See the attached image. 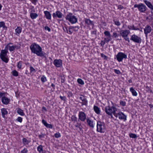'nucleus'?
I'll return each mask as SVG.
<instances>
[{
	"instance_id": "1",
	"label": "nucleus",
	"mask_w": 153,
	"mask_h": 153,
	"mask_svg": "<svg viewBox=\"0 0 153 153\" xmlns=\"http://www.w3.org/2000/svg\"><path fill=\"white\" fill-rule=\"evenodd\" d=\"M32 53L41 57H45L46 54L42 51L41 46L36 43H33L30 47Z\"/></svg>"
},
{
	"instance_id": "2",
	"label": "nucleus",
	"mask_w": 153,
	"mask_h": 153,
	"mask_svg": "<svg viewBox=\"0 0 153 153\" xmlns=\"http://www.w3.org/2000/svg\"><path fill=\"white\" fill-rule=\"evenodd\" d=\"M111 103L113 105L112 106H108L105 107V111L106 114L109 116H111L113 114L114 116H117L116 114V111H117L118 109L114 105V104L112 102Z\"/></svg>"
},
{
	"instance_id": "3",
	"label": "nucleus",
	"mask_w": 153,
	"mask_h": 153,
	"mask_svg": "<svg viewBox=\"0 0 153 153\" xmlns=\"http://www.w3.org/2000/svg\"><path fill=\"white\" fill-rule=\"evenodd\" d=\"M97 131L100 133H104L106 130L105 124L100 121L97 122Z\"/></svg>"
},
{
	"instance_id": "4",
	"label": "nucleus",
	"mask_w": 153,
	"mask_h": 153,
	"mask_svg": "<svg viewBox=\"0 0 153 153\" xmlns=\"http://www.w3.org/2000/svg\"><path fill=\"white\" fill-rule=\"evenodd\" d=\"M65 18L66 20H68L72 24H75L77 22V18L74 16L72 13H69L68 14Z\"/></svg>"
},
{
	"instance_id": "5",
	"label": "nucleus",
	"mask_w": 153,
	"mask_h": 153,
	"mask_svg": "<svg viewBox=\"0 0 153 153\" xmlns=\"http://www.w3.org/2000/svg\"><path fill=\"white\" fill-rule=\"evenodd\" d=\"M134 8L137 7L140 12L144 13L146 10L147 7L143 3H140L138 4H135L134 6Z\"/></svg>"
},
{
	"instance_id": "6",
	"label": "nucleus",
	"mask_w": 153,
	"mask_h": 153,
	"mask_svg": "<svg viewBox=\"0 0 153 153\" xmlns=\"http://www.w3.org/2000/svg\"><path fill=\"white\" fill-rule=\"evenodd\" d=\"M116 58L119 62H120L122 61L124 59H127V56L123 53L120 52L116 55Z\"/></svg>"
},
{
	"instance_id": "7",
	"label": "nucleus",
	"mask_w": 153,
	"mask_h": 153,
	"mask_svg": "<svg viewBox=\"0 0 153 153\" xmlns=\"http://www.w3.org/2000/svg\"><path fill=\"white\" fill-rule=\"evenodd\" d=\"M130 39L133 42L137 43H140L142 41L141 37L135 34L132 35L131 36Z\"/></svg>"
},
{
	"instance_id": "8",
	"label": "nucleus",
	"mask_w": 153,
	"mask_h": 153,
	"mask_svg": "<svg viewBox=\"0 0 153 153\" xmlns=\"http://www.w3.org/2000/svg\"><path fill=\"white\" fill-rule=\"evenodd\" d=\"M87 119V116L84 112L80 111L78 113V120L82 122H85Z\"/></svg>"
},
{
	"instance_id": "9",
	"label": "nucleus",
	"mask_w": 153,
	"mask_h": 153,
	"mask_svg": "<svg viewBox=\"0 0 153 153\" xmlns=\"http://www.w3.org/2000/svg\"><path fill=\"white\" fill-rule=\"evenodd\" d=\"M7 57V55L6 53L2 50L0 54V57L1 59L5 63H7L9 59Z\"/></svg>"
},
{
	"instance_id": "10",
	"label": "nucleus",
	"mask_w": 153,
	"mask_h": 153,
	"mask_svg": "<svg viewBox=\"0 0 153 153\" xmlns=\"http://www.w3.org/2000/svg\"><path fill=\"white\" fill-rule=\"evenodd\" d=\"M105 35L104 39L108 43L112 40V37L110 32L108 31H105L104 32Z\"/></svg>"
},
{
	"instance_id": "11",
	"label": "nucleus",
	"mask_w": 153,
	"mask_h": 153,
	"mask_svg": "<svg viewBox=\"0 0 153 153\" xmlns=\"http://www.w3.org/2000/svg\"><path fill=\"white\" fill-rule=\"evenodd\" d=\"M116 114L117 116H115L117 118L118 117L120 119L123 120L124 121L126 120V116L123 113L120 111L118 113L116 112Z\"/></svg>"
},
{
	"instance_id": "12",
	"label": "nucleus",
	"mask_w": 153,
	"mask_h": 153,
	"mask_svg": "<svg viewBox=\"0 0 153 153\" xmlns=\"http://www.w3.org/2000/svg\"><path fill=\"white\" fill-rule=\"evenodd\" d=\"M62 60L61 59H55L53 62L55 66L57 68L61 67L62 65Z\"/></svg>"
},
{
	"instance_id": "13",
	"label": "nucleus",
	"mask_w": 153,
	"mask_h": 153,
	"mask_svg": "<svg viewBox=\"0 0 153 153\" xmlns=\"http://www.w3.org/2000/svg\"><path fill=\"white\" fill-rule=\"evenodd\" d=\"M152 30V28L149 25H147L144 29V33L146 37H147L148 34L151 32Z\"/></svg>"
},
{
	"instance_id": "14",
	"label": "nucleus",
	"mask_w": 153,
	"mask_h": 153,
	"mask_svg": "<svg viewBox=\"0 0 153 153\" xmlns=\"http://www.w3.org/2000/svg\"><path fill=\"white\" fill-rule=\"evenodd\" d=\"M86 122L88 125L91 128H94L95 125V123H94V121L92 120L91 119L88 117H87L86 120Z\"/></svg>"
},
{
	"instance_id": "15",
	"label": "nucleus",
	"mask_w": 153,
	"mask_h": 153,
	"mask_svg": "<svg viewBox=\"0 0 153 153\" xmlns=\"http://www.w3.org/2000/svg\"><path fill=\"white\" fill-rule=\"evenodd\" d=\"M63 14L59 11H57L55 13H54L53 14V16L54 18L56 17H58L59 18H62V17Z\"/></svg>"
},
{
	"instance_id": "16",
	"label": "nucleus",
	"mask_w": 153,
	"mask_h": 153,
	"mask_svg": "<svg viewBox=\"0 0 153 153\" xmlns=\"http://www.w3.org/2000/svg\"><path fill=\"white\" fill-rule=\"evenodd\" d=\"M130 33V31L128 30H122L120 32V35L123 38L127 37Z\"/></svg>"
},
{
	"instance_id": "17",
	"label": "nucleus",
	"mask_w": 153,
	"mask_h": 153,
	"mask_svg": "<svg viewBox=\"0 0 153 153\" xmlns=\"http://www.w3.org/2000/svg\"><path fill=\"white\" fill-rule=\"evenodd\" d=\"M1 101L5 105L8 104L10 101V99L7 97H4L1 98Z\"/></svg>"
},
{
	"instance_id": "18",
	"label": "nucleus",
	"mask_w": 153,
	"mask_h": 153,
	"mask_svg": "<svg viewBox=\"0 0 153 153\" xmlns=\"http://www.w3.org/2000/svg\"><path fill=\"white\" fill-rule=\"evenodd\" d=\"M79 99L82 101L81 102L82 106L84 105H87V101L83 96L82 95L81 97H80Z\"/></svg>"
},
{
	"instance_id": "19",
	"label": "nucleus",
	"mask_w": 153,
	"mask_h": 153,
	"mask_svg": "<svg viewBox=\"0 0 153 153\" xmlns=\"http://www.w3.org/2000/svg\"><path fill=\"white\" fill-rule=\"evenodd\" d=\"M42 123L47 128H52L53 125L51 124H48L46 121L44 120H42Z\"/></svg>"
},
{
	"instance_id": "20",
	"label": "nucleus",
	"mask_w": 153,
	"mask_h": 153,
	"mask_svg": "<svg viewBox=\"0 0 153 153\" xmlns=\"http://www.w3.org/2000/svg\"><path fill=\"white\" fill-rule=\"evenodd\" d=\"M144 2L146 4V5L152 10H153V6L151 4V2L149 1L144 0Z\"/></svg>"
},
{
	"instance_id": "21",
	"label": "nucleus",
	"mask_w": 153,
	"mask_h": 153,
	"mask_svg": "<svg viewBox=\"0 0 153 153\" xmlns=\"http://www.w3.org/2000/svg\"><path fill=\"white\" fill-rule=\"evenodd\" d=\"M1 113L3 117L5 118V115L7 114L8 113V112L6 109L4 108H2L1 109Z\"/></svg>"
},
{
	"instance_id": "22",
	"label": "nucleus",
	"mask_w": 153,
	"mask_h": 153,
	"mask_svg": "<svg viewBox=\"0 0 153 153\" xmlns=\"http://www.w3.org/2000/svg\"><path fill=\"white\" fill-rule=\"evenodd\" d=\"M44 13L46 18L48 19H51V15L50 13L48 11H44Z\"/></svg>"
},
{
	"instance_id": "23",
	"label": "nucleus",
	"mask_w": 153,
	"mask_h": 153,
	"mask_svg": "<svg viewBox=\"0 0 153 153\" xmlns=\"http://www.w3.org/2000/svg\"><path fill=\"white\" fill-rule=\"evenodd\" d=\"M22 27H18L15 30V34L17 36L19 35L20 33L22 32Z\"/></svg>"
},
{
	"instance_id": "24",
	"label": "nucleus",
	"mask_w": 153,
	"mask_h": 153,
	"mask_svg": "<svg viewBox=\"0 0 153 153\" xmlns=\"http://www.w3.org/2000/svg\"><path fill=\"white\" fill-rule=\"evenodd\" d=\"M93 108L94 110L97 114H100V108L98 106L94 105Z\"/></svg>"
},
{
	"instance_id": "25",
	"label": "nucleus",
	"mask_w": 153,
	"mask_h": 153,
	"mask_svg": "<svg viewBox=\"0 0 153 153\" xmlns=\"http://www.w3.org/2000/svg\"><path fill=\"white\" fill-rule=\"evenodd\" d=\"M65 29H66V31L67 32V33L70 34H71L72 33L73 31V26H70L68 29L66 27H65Z\"/></svg>"
},
{
	"instance_id": "26",
	"label": "nucleus",
	"mask_w": 153,
	"mask_h": 153,
	"mask_svg": "<svg viewBox=\"0 0 153 153\" xmlns=\"http://www.w3.org/2000/svg\"><path fill=\"white\" fill-rule=\"evenodd\" d=\"M37 151L39 153H46L45 152H43V146L42 145H40L37 148Z\"/></svg>"
},
{
	"instance_id": "27",
	"label": "nucleus",
	"mask_w": 153,
	"mask_h": 153,
	"mask_svg": "<svg viewBox=\"0 0 153 153\" xmlns=\"http://www.w3.org/2000/svg\"><path fill=\"white\" fill-rule=\"evenodd\" d=\"M130 90L133 96H136L137 95V92L133 87L131 88Z\"/></svg>"
},
{
	"instance_id": "28",
	"label": "nucleus",
	"mask_w": 153,
	"mask_h": 153,
	"mask_svg": "<svg viewBox=\"0 0 153 153\" xmlns=\"http://www.w3.org/2000/svg\"><path fill=\"white\" fill-rule=\"evenodd\" d=\"M128 28L130 30H139V28H138L135 27L134 25H128Z\"/></svg>"
},
{
	"instance_id": "29",
	"label": "nucleus",
	"mask_w": 153,
	"mask_h": 153,
	"mask_svg": "<svg viewBox=\"0 0 153 153\" xmlns=\"http://www.w3.org/2000/svg\"><path fill=\"white\" fill-rule=\"evenodd\" d=\"M38 16V14L35 13H31L30 14V17L33 19H36Z\"/></svg>"
},
{
	"instance_id": "30",
	"label": "nucleus",
	"mask_w": 153,
	"mask_h": 153,
	"mask_svg": "<svg viewBox=\"0 0 153 153\" xmlns=\"http://www.w3.org/2000/svg\"><path fill=\"white\" fill-rule=\"evenodd\" d=\"M17 113L21 116H24L25 114L23 110L20 108H18L17 111Z\"/></svg>"
},
{
	"instance_id": "31",
	"label": "nucleus",
	"mask_w": 153,
	"mask_h": 153,
	"mask_svg": "<svg viewBox=\"0 0 153 153\" xmlns=\"http://www.w3.org/2000/svg\"><path fill=\"white\" fill-rule=\"evenodd\" d=\"M85 24L88 25H92V22L91 21L90 19H85Z\"/></svg>"
},
{
	"instance_id": "32",
	"label": "nucleus",
	"mask_w": 153,
	"mask_h": 153,
	"mask_svg": "<svg viewBox=\"0 0 153 153\" xmlns=\"http://www.w3.org/2000/svg\"><path fill=\"white\" fill-rule=\"evenodd\" d=\"M22 142L24 145H28V143H30V141L26 138H23V139Z\"/></svg>"
},
{
	"instance_id": "33",
	"label": "nucleus",
	"mask_w": 153,
	"mask_h": 153,
	"mask_svg": "<svg viewBox=\"0 0 153 153\" xmlns=\"http://www.w3.org/2000/svg\"><path fill=\"white\" fill-rule=\"evenodd\" d=\"M71 120L74 123H75L77 121V118L75 115H72L71 117Z\"/></svg>"
},
{
	"instance_id": "34",
	"label": "nucleus",
	"mask_w": 153,
	"mask_h": 153,
	"mask_svg": "<svg viewBox=\"0 0 153 153\" xmlns=\"http://www.w3.org/2000/svg\"><path fill=\"white\" fill-rule=\"evenodd\" d=\"M111 36L112 38H117L119 36V34L117 33L116 32H114L113 33L112 35Z\"/></svg>"
},
{
	"instance_id": "35",
	"label": "nucleus",
	"mask_w": 153,
	"mask_h": 153,
	"mask_svg": "<svg viewBox=\"0 0 153 153\" xmlns=\"http://www.w3.org/2000/svg\"><path fill=\"white\" fill-rule=\"evenodd\" d=\"M113 21L115 25L117 26H119L121 25V23L118 20L114 19Z\"/></svg>"
},
{
	"instance_id": "36",
	"label": "nucleus",
	"mask_w": 153,
	"mask_h": 153,
	"mask_svg": "<svg viewBox=\"0 0 153 153\" xmlns=\"http://www.w3.org/2000/svg\"><path fill=\"white\" fill-rule=\"evenodd\" d=\"M41 80L43 83H44L47 81V78L44 75L42 76L41 78Z\"/></svg>"
},
{
	"instance_id": "37",
	"label": "nucleus",
	"mask_w": 153,
	"mask_h": 153,
	"mask_svg": "<svg viewBox=\"0 0 153 153\" xmlns=\"http://www.w3.org/2000/svg\"><path fill=\"white\" fill-rule=\"evenodd\" d=\"M16 47V46L12 45L10 46L9 45V50L10 51H13L15 50Z\"/></svg>"
},
{
	"instance_id": "38",
	"label": "nucleus",
	"mask_w": 153,
	"mask_h": 153,
	"mask_svg": "<svg viewBox=\"0 0 153 153\" xmlns=\"http://www.w3.org/2000/svg\"><path fill=\"white\" fill-rule=\"evenodd\" d=\"M77 82L81 85H83L84 84V81L81 79H78L77 80Z\"/></svg>"
},
{
	"instance_id": "39",
	"label": "nucleus",
	"mask_w": 153,
	"mask_h": 153,
	"mask_svg": "<svg viewBox=\"0 0 153 153\" xmlns=\"http://www.w3.org/2000/svg\"><path fill=\"white\" fill-rule=\"evenodd\" d=\"M106 43H108V42L104 39V40L101 41L100 45L101 46L103 47Z\"/></svg>"
},
{
	"instance_id": "40",
	"label": "nucleus",
	"mask_w": 153,
	"mask_h": 153,
	"mask_svg": "<svg viewBox=\"0 0 153 153\" xmlns=\"http://www.w3.org/2000/svg\"><path fill=\"white\" fill-rule=\"evenodd\" d=\"M22 62L21 61H19L17 64V67L18 68H19V69H20L21 68L22 66Z\"/></svg>"
},
{
	"instance_id": "41",
	"label": "nucleus",
	"mask_w": 153,
	"mask_h": 153,
	"mask_svg": "<svg viewBox=\"0 0 153 153\" xmlns=\"http://www.w3.org/2000/svg\"><path fill=\"white\" fill-rule=\"evenodd\" d=\"M129 135L130 137L132 138H136L137 137V135L135 134L131 133L129 134Z\"/></svg>"
},
{
	"instance_id": "42",
	"label": "nucleus",
	"mask_w": 153,
	"mask_h": 153,
	"mask_svg": "<svg viewBox=\"0 0 153 153\" xmlns=\"http://www.w3.org/2000/svg\"><path fill=\"white\" fill-rule=\"evenodd\" d=\"M13 76H18V73L16 70L13 71Z\"/></svg>"
},
{
	"instance_id": "43",
	"label": "nucleus",
	"mask_w": 153,
	"mask_h": 153,
	"mask_svg": "<svg viewBox=\"0 0 153 153\" xmlns=\"http://www.w3.org/2000/svg\"><path fill=\"white\" fill-rule=\"evenodd\" d=\"M120 104L123 106H124L126 105V102L125 101L121 100L120 102Z\"/></svg>"
},
{
	"instance_id": "44",
	"label": "nucleus",
	"mask_w": 153,
	"mask_h": 153,
	"mask_svg": "<svg viewBox=\"0 0 153 153\" xmlns=\"http://www.w3.org/2000/svg\"><path fill=\"white\" fill-rule=\"evenodd\" d=\"M54 136L56 138H58L61 137V134L59 133L58 132L54 134Z\"/></svg>"
},
{
	"instance_id": "45",
	"label": "nucleus",
	"mask_w": 153,
	"mask_h": 153,
	"mask_svg": "<svg viewBox=\"0 0 153 153\" xmlns=\"http://www.w3.org/2000/svg\"><path fill=\"white\" fill-rule=\"evenodd\" d=\"M79 27L78 26H73V30L75 31H77L79 29Z\"/></svg>"
},
{
	"instance_id": "46",
	"label": "nucleus",
	"mask_w": 153,
	"mask_h": 153,
	"mask_svg": "<svg viewBox=\"0 0 153 153\" xmlns=\"http://www.w3.org/2000/svg\"><path fill=\"white\" fill-rule=\"evenodd\" d=\"M114 72L116 74H121V72L119 70L117 69H114Z\"/></svg>"
},
{
	"instance_id": "47",
	"label": "nucleus",
	"mask_w": 153,
	"mask_h": 153,
	"mask_svg": "<svg viewBox=\"0 0 153 153\" xmlns=\"http://www.w3.org/2000/svg\"><path fill=\"white\" fill-rule=\"evenodd\" d=\"M30 68V72H36L35 69L33 67L31 66Z\"/></svg>"
},
{
	"instance_id": "48",
	"label": "nucleus",
	"mask_w": 153,
	"mask_h": 153,
	"mask_svg": "<svg viewBox=\"0 0 153 153\" xmlns=\"http://www.w3.org/2000/svg\"><path fill=\"white\" fill-rule=\"evenodd\" d=\"M101 56L102 58H103L104 59H108V57L105 55H104L103 53H102L101 54Z\"/></svg>"
},
{
	"instance_id": "49",
	"label": "nucleus",
	"mask_w": 153,
	"mask_h": 153,
	"mask_svg": "<svg viewBox=\"0 0 153 153\" xmlns=\"http://www.w3.org/2000/svg\"><path fill=\"white\" fill-rule=\"evenodd\" d=\"M28 152V150L27 148H25L22 150L21 152V153H27Z\"/></svg>"
},
{
	"instance_id": "50",
	"label": "nucleus",
	"mask_w": 153,
	"mask_h": 153,
	"mask_svg": "<svg viewBox=\"0 0 153 153\" xmlns=\"http://www.w3.org/2000/svg\"><path fill=\"white\" fill-rule=\"evenodd\" d=\"M16 120L20 123H22V118L21 117H18Z\"/></svg>"
},
{
	"instance_id": "51",
	"label": "nucleus",
	"mask_w": 153,
	"mask_h": 153,
	"mask_svg": "<svg viewBox=\"0 0 153 153\" xmlns=\"http://www.w3.org/2000/svg\"><path fill=\"white\" fill-rule=\"evenodd\" d=\"M45 134L41 133V134L39 135L38 137L40 139H41L42 138L45 137Z\"/></svg>"
},
{
	"instance_id": "52",
	"label": "nucleus",
	"mask_w": 153,
	"mask_h": 153,
	"mask_svg": "<svg viewBox=\"0 0 153 153\" xmlns=\"http://www.w3.org/2000/svg\"><path fill=\"white\" fill-rule=\"evenodd\" d=\"M146 89L147 91L148 92H152V91L150 89V88L148 86H146Z\"/></svg>"
},
{
	"instance_id": "53",
	"label": "nucleus",
	"mask_w": 153,
	"mask_h": 153,
	"mask_svg": "<svg viewBox=\"0 0 153 153\" xmlns=\"http://www.w3.org/2000/svg\"><path fill=\"white\" fill-rule=\"evenodd\" d=\"M11 43H10L8 44L7 45H6V46L5 47V49L4 50H7L9 49V45L10 44H11Z\"/></svg>"
},
{
	"instance_id": "54",
	"label": "nucleus",
	"mask_w": 153,
	"mask_h": 153,
	"mask_svg": "<svg viewBox=\"0 0 153 153\" xmlns=\"http://www.w3.org/2000/svg\"><path fill=\"white\" fill-rule=\"evenodd\" d=\"M67 94L68 95V97H72L73 95V94L71 91L68 92V93Z\"/></svg>"
},
{
	"instance_id": "55",
	"label": "nucleus",
	"mask_w": 153,
	"mask_h": 153,
	"mask_svg": "<svg viewBox=\"0 0 153 153\" xmlns=\"http://www.w3.org/2000/svg\"><path fill=\"white\" fill-rule=\"evenodd\" d=\"M75 126L76 128L79 127L80 126H81V124L80 123L77 122L76 124L75 125Z\"/></svg>"
},
{
	"instance_id": "56",
	"label": "nucleus",
	"mask_w": 153,
	"mask_h": 153,
	"mask_svg": "<svg viewBox=\"0 0 153 153\" xmlns=\"http://www.w3.org/2000/svg\"><path fill=\"white\" fill-rule=\"evenodd\" d=\"M4 97H5V93H4L1 92L0 93V97L3 98Z\"/></svg>"
},
{
	"instance_id": "57",
	"label": "nucleus",
	"mask_w": 153,
	"mask_h": 153,
	"mask_svg": "<svg viewBox=\"0 0 153 153\" xmlns=\"http://www.w3.org/2000/svg\"><path fill=\"white\" fill-rule=\"evenodd\" d=\"M45 30H47L48 32H50L51 30V29L47 26H46L45 27Z\"/></svg>"
},
{
	"instance_id": "58",
	"label": "nucleus",
	"mask_w": 153,
	"mask_h": 153,
	"mask_svg": "<svg viewBox=\"0 0 153 153\" xmlns=\"http://www.w3.org/2000/svg\"><path fill=\"white\" fill-rule=\"evenodd\" d=\"M60 98L62 100L65 101L66 99V97L65 96L62 97L61 96H60Z\"/></svg>"
},
{
	"instance_id": "59",
	"label": "nucleus",
	"mask_w": 153,
	"mask_h": 153,
	"mask_svg": "<svg viewBox=\"0 0 153 153\" xmlns=\"http://www.w3.org/2000/svg\"><path fill=\"white\" fill-rule=\"evenodd\" d=\"M65 81V77H62L61 78V82L62 83H64Z\"/></svg>"
},
{
	"instance_id": "60",
	"label": "nucleus",
	"mask_w": 153,
	"mask_h": 153,
	"mask_svg": "<svg viewBox=\"0 0 153 153\" xmlns=\"http://www.w3.org/2000/svg\"><path fill=\"white\" fill-rule=\"evenodd\" d=\"M124 8L123 6H122L121 5H119L118 6V8L119 9L121 10L123 9Z\"/></svg>"
},
{
	"instance_id": "61",
	"label": "nucleus",
	"mask_w": 153,
	"mask_h": 153,
	"mask_svg": "<svg viewBox=\"0 0 153 153\" xmlns=\"http://www.w3.org/2000/svg\"><path fill=\"white\" fill-rule=\"evenodd\" d=\"M51 86L53 87V90L52 91H53V90H54V89H55V85H54V84H53V83H52L51 85Z\"/></svg>"
},
{
	"instance_id": "62",
	"label": "nucleus",
	"mask_w": 153,
	"mask_h": 153,
	"mask_svg": "<svg viewBox=\"0 0 153 153\" xmlns=\"http://www.w3.org/2000/svg\"><path fill=\"white\" fill-rule=\"evenodd\" d=\"M123 38L126 41H128V42H130V40L128 38H127L126 37H125Z\"/></svg>"
},
{
	"instance_id": "63",
	"label": "nucleus",
	"mask_w": 153,
	"mask_h": 153,
	"mask_svg": "<svg viewBox=\"0 0 153 153\" xmlns=\"http://www.w3.org/2000/svg\"><path fill=\"white\" fill-rule=\"evenodd\" d=\"M91 34H94L95 35H96V31L95 30L91 32Z\"/></svg>"
},
{
	"instance_id": "64",
	"label": "nucleus",
	"mask_w": 153,
	"mask_h": 153,
	"mask_svg": "<svg viewBox=\"0 0 153 153\" xmlns=\"http://www.w3.org/2000/svg\"><path fill=\"white\" fill-rule=\"evenodd\" d=\"M149 107L151 108H153V105H152L151 104H149Z\"/></svg>"
}]
</instances>
